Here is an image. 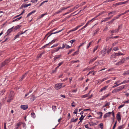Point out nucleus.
<instances>
[{
	"label": "nucleus",
	"instance_id": "42",
	"mask_svg": "<svg viewBox=\"0 0 129 129\" xmlns=\"http://www.w3.org/2000/svg\"><path fill=\"white\" fill-rule=\"evenodd\" d=\"M129 12V10L125 11L124 13L121 14V15L125 14L126 13Z\"/></svg>",
	"mask_w": 129,
	"mask_h": 129
},
{
	"label": "nucleus",
	"instance_id": "48",
	"mask_svg": "<svg viewBox=\"0 0 129 129\" xmlns=\"http://www.w3.org/2000/svg\"><path fill=\"white\" fill-rule=\"evenodd\" d=\"M56 106H53L52 107V109L54 111H55V110L56 109Z\"/></svg>",
	"mask_w": 129,
	"mask_h": 129
},
{
	"label": "nucleus",
	"instance_id": "44",
	"mask_svg": "<svg viewBox=\"0 0 129 129\" xmlns=\"http://www.w3.org/2000/svg\"><path fill=\"white\" fill-rule=\"evenodd\" d=\"M119 50V49L117 47H115L113 48V50H114L115 51H116Z\"/></svg>",
	"mask_w": 129,
	"mask_h": 129
},
{
	"label": "nucleus",
	"instance_id": "24",
	"mask_svg": "<svg viewBox=\"0 0 129 129\" xmlns=\"http://www.w3.org/2000/svg\"><path fill=\"white\" fill-rule=\"evenodd\" d=\"M88 24V23L87 22L86 23V25L85 26H83L82 27L81 29H80V30H79V31L80 30H82L84 28H85L87 26Z\"/></svg>",
	"mask_w": 129,
	"mask_h": 129
},
{
	"label": "nucleus",
	"instance_id": "40",
	"mask_svg": "<svg viewBox=\"0 0 129 129\" xmlns=\"http://www.w3.org/2000/svg\"><path fill=\"white\" fill-rule=\"evenodd\" d=\"M85 117V116L83 117V115H82V116L81 115V117L79 119L81 121H82L83 119Z\"/></svg>",
	"mask_w": 129,
	"mask_h": 129
},
{
	"label": "nucleus",
	"instance_id": "14",
	"mask_svg": "<svg viewBox=\"0 0 129 129\" xmlns=\"http://www.w3.org/2000/svg\"><path fill=\"white\" fill-rule=\"evenodd\" d=\"M98 57H95L93 59H90V61L89 62V63L90 64V63L95 61L96 59Z\"/></svg>",
	"mask_w": 129,
	"mask_h": 129
},
{
	"label": "nucleus",
	"instance_id": "5",
	"mask_svg": "<svg viewBox=\"0 0 129 129\" xmlns=\"http://www.w3.org/2000/svg\"><path fill=\"white\" fill-rule=\"evenodd\" d=\"M27 30H26L23 32H18V33L14 37V40H15L17 38H18L19 37V36L20 35L23 34L24 33H25V32Z\"/></svg>",
	"mask_w": 129,
	"mask_h": 129
},
{
	"label": "nucleus",
	"instance_id": "58",
	"mask_svg": "<svg viewBox=\"0 0 129 129\" xmlns=\"http://www.w3.org/2000/svg\"><path fill=\"white\" fill-rule=\"evenodd\" d=\"M78 54V51H76L73 54H72V55L73 56H74L75 55H77Z\"/></svg>",
	"mask_w": 129,
	"mask_h": 129
},
{
	"label": "nucleus",
	"instance_id": "45",
	"mask_svg": "<svg viewBox=\"0 0 129 129\" xmlns=\"http://www.w3.org/2000/svg\"><path fill=\"white\" fill-rule=\"evenodd\" d=\"M22 124V123L21 122H19L17 124V125L18 126V127H19Z\"/></svg>",
	"mask_w": 129,
	"mask_h": 129
},
{
	"label": "nucleus",
	"instance_id": "25",
	"mask_svg": "<svg viewBox=\"0 0 129 129\" xmlns=\"http://www.w3.org/2000/svg\"><path fill=\"white\" fill-rule=\"evenodd\" d=\"M21 26V25H18L15 27L14 29L15 30H16L17 29H19Z\"/></svg>",
	"mask_w": 129,
	"mask_h": 129
},
{
	"label": "nucleus",
	"instance_id": "9",
	"mask_svg": "<svg viewBox=\"0 0 129 129\" xmlns=\"http://www.w3.org/2000/svg\"><path fill=\"white\" fill-rule=\"evenodd\" d=\"M20 108L23 110H25L27 109L28 108V106L27 105H21Z\"/></svg>",
	"mask_w": 129,
	"mask_h": 129
},
{
	"label": "nucleus",
	"instance_id": "55",
	"mask_svg": "<svg viewBox=\"0 0 129 129\" xmlns=\"http://www.w3.org/2000/svg\"><path fill=\"white\" fill-rule=\"evenodd\" d=\"M66 48L68 49V48H71V47L70 46H69L68 45H66Z\"/></svg>",
	"mask_w": 129,
	"mask_h": 129
},
{
	"label": "nucleus",
	"instance_id": "15",
	"mask_svg": "<svg viewBox=\"0 0 129 129\" xmlns=\"http://www.w3.org/2000/svg\"><path fill=\"white\" fill-rule=\"evenodd\" d=\"M63 29H61L60 30H59V31H56V32H55L54 33H51L49 35L48 37H47V39L49 37V36H50L51 35H52V34H56V33H58L59 32H60L61 31H62L63 30Z\"/></svg>",
	"mask_w": 129,
	"mask_h": 129
},
{
	"label": "nucleus",
	"instance_id": "47",
	"mask_svg": "<svg viewBox=\"0 0 129 129\" xmlns=\"http://www.w3.org/2000/svg\"><path fill=\"white\" fill-rule=\"evenodd\" d=\"M80 6H78V5L76 6L73 8V9H74V10H75L77 9V8H78Z\"/></svg>",
	"mask_w": 129,
	"mask_h": 129
},
{
	"label": "nucleus",
	"instance_id": "52",
	"mask_svg": "<svg viewBox=\"0 0 129 129\" xmlns=\"http://www.w3.org/2000/svg\"><path fill=\"white\" fill-rule=\"evenodd\" d=\"M117 54V55H124V54L123 53H121L120 52H119L117 53H116Z\"/></svg>",
	"mask_w": 129,
	"mask_h": 129
},
{
	"label": "nucleus",
	"instance_id": "38",
	"mask_svg": "<svg viewBox=\"0 0 129 129\" xmlns=\"http://www.w3.org/2000/svg\"><path fill=\"white\" fill-rule=\"evenodd\" d=\"M99 125L100 126L101 128L103 129V124L102 123H101L99 124Z\"/></svg>",
	"mask_w": 129,
	"mask_h": 129
},
{
	"label": "nucleus",
	"instance_id": "2",
	"mask_svg": "<svg viewBox=\"0 0 129 129\" xmlns=\"http://www.w3.org/2000/svg\"><path fill=\"white\" fill-rule=\"evenodd\" d=\"M10 61L9 59H6L4 62H3L2 64L0 66V67L1 68L4 66L5 65L8 63Z\"/></svg>",
	"mask_w": 129,
	"mask_h": 129
},
{
	"label": "nucleus",
	"instance_id": "23",
	"mask_svg": "<svg viewBox=\"0 0 129 129\" xmlns=\"http://www.w3.org/2000/svg\"><path fill=\"white\" fill-rule=\"evenodd\" d=\"M117 56V54L116 53H115L114 54H112L110 58H115Z\"/></svg>",
	"mask_w": 129,
	"mask_h": 129
},
{
	"label": "nucleus",
	"instance_id": "46",
	"mask_svg": "<svg viewBox=\"0 0 129 129\" xmlns=\"http://www.w3.org/2000/svg\"><path fill=\"white\" fill-rule=\"evenodd\" d=\"M74 49H71L70 51H69V52L68 53V54H69L70 53H71L73 51H74Z\"/></svg>",
	"mask_w": 129,
	"mask_h": 129
},
{
	"label": "nucleus",
	"instance_id": "13",
	"mask_svg": "<svg viewBox=\"0 0 129 129\" xmlns=\"http://www.w3.org/2000/svg\"><path fill=\"white\" fill-rule=\"evenodd\" d=\"M61 48L60 47H59L55 48L54 50H53L52 51V53H53L56 52H57Z\"/></svg>",
	"mask_w": 129,
	"mask_h": 129
},
{
	"label": "nucleus",
	"instance_id": "20",
	"mask_svg": "<svg viewBox=\"0 0 129 129\" xmlns=\"http://www.w3.org/2000/svg\"><path fill=\"white\" fill-rule=\"evenodd\" d=\"M27 74V72L25 74L22 76V77L21 78V79H20V81H21L24 79V78L25 77Z\"/></svg>",
	"mask_w": 129,
	"mask_h": 129
},
{
	"label": "nucleus",
	"instance_id": "37",
	"mask_svg": "<svg viewBox=\"0 0 129 129\" xmlns=\"http://www.w3.org/2000/svg\"><path fill=\"white\" fill-rule=\"evenodd\" d=\"M93 42V41H92L91 42H89V43L88 44L87 46V49H88L89 48V47L90 45H91L92 42Z\"/></svg>",
	"mask_w": 129,
	"mask_h": 129
},
{
	"label": "nucleus",
	"instance_id": "22",
	"mask_svg": "<svg viewBox=\"0 0 129 129\" xmlns=\"http://www.w3.org/2000/svg\"><path fill=\"white\" fill-rule=\"evenodd\" d=\"M97 114L98 115H100V119H101L102 118V115H103L102 113V112H97Z\"/></svg>",
	"mask_w": 129,
	"mask_h": 129
},
{
	"label": "nucleus",
	"instance_id": "3",
	"mask_svg": "<svg viewBox=\"0 0 129 129\" xmlns=\"http://www.w3.org/2000/svg\"><path fill=\"white\" fill-rule=\"evenodd\" d=\"M62 85V83H59L56 84L55 85V88L56 89H59L61 87Z\"/></svg>",
	"mask_w": 129,
	"mask_h": 129
},
{
	"label": "nucleus",
	"instance_id": "18",
	"mask_svg": "<svg viewBox=\"0 0 129 129\" xmlns=\"http://www.w3.org/2000/svg\"><path fill=\"white\" fill-rule=\"evenodd\" d=\"M110 31L112 34L115 33H118V30H117V29L113 30H110Z\"/></svg>",
	"mask_w": 129,
	"mask_h": 129
},
{
	"label": "nucleus",
	"instance_id": "7",
	"mask_svg": "<svg viewBox=\"0 0 129 129\" xmlns=\"http://www.w3.org/2000/svg\"><path fill=\"white\" fill-rule=\"evenodd\" d=\"M120 112H118L116 118L118 121H120L121 119V117L120 115Z\"/></svg>",
	"mask_w": 129,
	"mask_h": 129
},
{
	"label": "nucleus",
	"instance_id": "21",
	"mask_svg": "<svg viewBox=\"0 0 129 129\" xmlns=\"http://www.w3.org/2000/svg\"><path fill=\"white\" fill-rule=\"evenodd\" d=\"M121 16V14H120L119 15L117 16H116V17H114V18L113 19V20H115L117 19H118L119 17H120Z\"/></svg>",
	"mask_w": 129,
	"mask_h": 129
},
{
	"label": "nucleus",
	"instance_id": "34",
	"mask_svg": "<svg viewBox=\"0 0 129 129\" xmlns=\"http://www.w3.org/2000/svg\"><path fill=\"white\" fill-rule=\"evenodd\" d=\"M78 110V109L77 108L76 109L74 110L73 113L74 114H77Z\"/></svg>",
	"mask_w": 129,
	"mask_h": 129
},
{
	"label": "nucleus",
	"instance_id": "36",
	"mask_svg": "<svg viewBox=\"0 0 129 129\" xmlns=\"http://www.w3.org/2000/svg\"><path fill=\"white\" fill-rule=\"evenodd\" d=\"M63 61H62L61 62L59 63L58 64V66L57 67V68H58L61 64H63Z\"/></svg>",
	"mask_w": 129,
	"mask_h": 129
},
{
	"label": "nucleus",
	"instance_id": "62",
	"mask_svg": "<svg viewBox=\"0 0 129 129\" xmlns=\"http://www.w3.org/2000/svg\"><path fill=\"white\" fill-rule=\"evenodd\" d=\"M76 40H71L70 42L72 44Z\"/></svg>",
	"mask_w": 129,
	"mask_h": 129
},
{
	"label": "nucleus",
	"instance_id": "39",
	"mask_svg": "<svg viewBox=\"0 0 129 129\" xmlns=\"http://www.w3.org/2000/svg\"><path fill=\"white\" fill-rule=\"evenodd\" d=\"M98 46H96L95 48H94V49L93 50V52L94 53L95 52V51L96 50L98 49Z\"/></svg>",
	"mask_w": 129,
	"mask_h": 129
},
{
	"label": "nucleus",
	"instance_id": "43",
	"mask_svg": "<svg viewBox=\"0 0 129 129\" xmlns=\"http://www.w3.org/2000/svg\"><path fill=\"white\" fill-rule=\"evenodd\" d=\"M61 55H59L58 56L55 57L54 58V60L55 61L56 59L60 58V57Z\"/></svg>",
	"mask_w": 129,
	"mask_h": 129
},
{
	"label": "nucleus",
	"instance_id": "57",
	"mask_svg": "<svg viewBox=\"0 0 129 129\" xmlns=\"http://www.w3.org/2000/svg\"><path fill=\"white\" fill-rule=\"evenodd\" d=\"M5 89L1 91V94L2 95L3 94L4 92H5Z\"/></svg>",
	"mask_w": 129,
	"mask_h": 129
},
{
	"label": "nucleus",
	"instance_id": "29",
	"mask_svg": "<svg viewBox=\"0 0 129 129\" xmlns=\"http://www.w3.org/2000/svg\"><path fill=\"white\" fill-rule=\"evenodd\" d=\"M108 78L107 77L104 78L103 79H102L100 80V83H101V82H103V81H104L107 80V79H108Z\"/></svg>",
	"mask_w": 129,
	"mask_h": 129
},
{
	"label": "nucleus",
	"instance_id": "59",
	"mask_svg": "<svg viewBox=\"0 0 129 129\" xmlns=\"http://www.w3.org/2000/svg\"><path fill=\"white\" fill-rule=\"evenodd\" d=\"M86 43V42L85 41L84 42L82 43L81 44H80V45H79V47H81V46H82L84 45Z\"/></svg>",
	"mask_w": 129,
	"mask_h": 129
},
{
	"label": "nucleus",
	"instance_id": "64",
	"mask_svg": "<svg viewBox=\"0 0 129 129\" xmlns=\"http://www.w3.org/2000/svg\"><path fill=\"white\" fill-rule=\"evenodd\" d=\"M118 43V42H115L112 44L113 46H115Z\"/></svg>",
	"mask_w": 129,
	"mask_h": 129
},
{
	"label": "nucleus",
	"instance_id": "28",
	"mask_svg": "<svg viewBox=\"0 0 129 129\" xmlns=\"http://www.w3.org/2000/svg\"><path fill=\"white\" fill-rule=\"evenodd\" d=\"M89 95V94H86L85 95H82L81 97L83 98H85L86 97H87Z\"/></svg>",
	"mask_w": 129,
	"mask_h": 129
},
{
	"label": "nucleus",
	"instance_id": "53",
	"mask_svg": "<svg viewBox=\"0 0 129 129\" xmlns=\"http://www.w3.org/2000/svg\"><path fill=\"white\" fill-rule=\"evenodd\" d=\"M129 82V81L128 80H124L123 81V83H128Z\"/></svg>",
	"mask_w": 129,
	"mask_h": 129
},
{
	"label": "nucleus",
	"instance_id": "17",
	"mask_svg": "<svg viewBox=\"0 0 129 129\" xmlns=\"http://www.w3.org/2000/svg\"><path fill=\"white\" fill-rule=\"evenodd\" d=\"M108 86H105V87H103L102 88H101V89L100 90L99 92H101L105 90H106V89L108 87Z\"/></svg>",
	"mask_w": 129,
	"mask_h": 129
},
{
	"label": "nucleus",
	"instance_id": "63",
	"mask_svg": "<svg viewBox=\"0 0 129 129\" xmlns=\"http://www.w3.org/2000/svg\"><path fill=\"white\" fill-rule=\"evenodd\" d=\"M114 21V20L113 19L112 20H111V21H110L108 22V23L109 24H112L113 23V22Z\"/></svg>",
	"mask_w": 129,
	"mask_h": 129
},
{
	"label": "nucleus",
	"instance_id": "61",
	"mask_svg": "<svg viewBox=\"0 0 129 129\" xmlns=\"http://www.w3.org/2000/svg\"><path fill=\"white\" fill-rule=\"evenodd\" d=\"M38 0H31V2L33 3H35L37 2Z\"/></svg>",
	"mask_w": 129,
	"mask_h": 129
},
{
	"label": "nucleus",
	"instance_id": "26",
	"mask_svg": "<svg viewBox=\"0 0 129 129\" xmlns=\"http://www.w3.org/2000/svg\"><path fill=\"white\" fill-rule=\"evenodd\" d=\"M78 119V118H76V119H73V118L71 120V122H76L77 121Z\"/></svg>",
	"mask_w": 129,
	"mask_h": 129
},
{
	"label": "nucleus",
	"instance_id": "27",
	"mask_svg": "<svg viewBox=\"0 0 129 129\" xmlns=\"http://www.w3.org/2000/svg\"><path fill=\"white\" fill-rule=\"evenodd\" d=\"M129 74V70L125 71L123 73L124 75H126Z\"/></svg>",
	"mask_w": 129,
	"mask_h": 129
},
{
	"label": "nucleus",
	"instance_id": "60",
	"mask_svg": "<svg viewBox=\"0 0 129 129\" xmlns=\"http://www.w3.org/2000/svg\"><path fill=\"white\" fill-rule=\"evenodd\" d=\"M123 125L119 126L118 127V129H121L123 128Z\"/></svg>",
	"mask_w": 129,
	"mask_h": 129
},
{
	"label": "nucleus",
	"instance_id": "6",
	"mask_svg": "<svg viewBox=\"0 0 129 129\" xmlns=\"http://www.w3.org/2000/svg\"><path fill=\"white\" fill-rule=\"evenodd\" d=\"M13 97L12 94H10L8 98V99L7 100V102H10L13 99Z\"/></svg>",
	"mask_w": 129,
	"mask_h": 129
},
{
	"label": "nucleus",
	"instance_id": "32",
	"mask_svg": "<svg viewBox=\"0 0 129 129\" xmlns=\"http://www.w3.org/2000/svg\"><path fill=\"white\" fill-rule=\"evenodd\" d=\"M22 7H23L24 8H26L28 6L27 4H22L21 5Z\"/></svg>",
	"mask_w": 129,
	"mask_h": 129
},
{
	"label": "nucleus",
	"instance_id": "49",
	"mask_svg": "<svg viewBox=\"0 0 129 129\" xmlns=\"http://www.w3.org/2000/svg\"><path fill=\"white\" fill-rule=\"evenodd\" d=\"M104 20H103L102 21L101 23L102 22H104H104L106 21H107L108 20L107 19V18H104Z\"/></svg>",
	"mask_w": 129,
	"mask_h": 129
},
{
	"label": "nucleus",
	"instance_id": "50",
	"mask_svg": "<svg viewBox=\"0 0 129 129\" xmlns=\"http://www.w3.org/2000/svg\"><path fill=\"white\" fill-rule=\"evenodd\" d=\"M98 31L99 30L98 29H97L95 30V32L93 34V36H94L95 34H96Z\"/></svg>",
	"mask_w": 129,
	"mask_h": 129
},
{
	"label": "nucleus",
	"instance_id": "35",
	"mask_svg": "<svg viewBox=\"0 0 129 129\" xmlns=\"http://www.w3.org/2000/svg\"><path fill=\"white\" fill-rule=\"evenodd\" d=\"M32 91V90L30 91L29 92L27 93H26L25 94L24 98H25L26 97L27 95H28V94H29V93H31Z\"/></svg>",
	"mask_w": 129,
	"mask_h": 129
},
{
	"label": "nucleus",
	"instance_id": "12",
	"mask_svg": "<svg viewBox=\"0 0 129 129\" xmlns=\"http://www.w3.org/2000/svg\"><path fill=\"white\" fill-rule=\"evenodd\" d=\"M128 1H127L124 2H120L119 3H116L115 4L116 5H121L124 4H125L127 3Z\"/></svg>",
	"mask_w": 129,
	"mask_h": 129
},
{
	"label": "nucleus",
	"instance_id": "4",
	"mask_svg": "<svg viewBox=\"0 0 129 129\" xmlns=\"http://www.w3.org/2000/svg\"><path fill=\"white\" fill-rule=\"evenodd\" d=\"M125 61V58H123L119 62L116 63V65L117 66L120 65L123 63Z\"/></svg>",
	"mask_w": 129,
	"mask_h": 129
},
{
	"label": "nucleus",
	"instance_id": "8",
	"mask_svg": "<svg viewBox=\"0 0 129 129\" xmlns=\"http://www.w3.org/2000/svg\"><path fill=\"white\" fill-rule=\"evenodd\" d=\"M82 26V25H79L78 26H77L75 28H74L73 29H72V30H71L69 31V33H70L71 32L73 31H75L76 30H77L78 28L80 27L81 26Z\"/></svg>",
	"mask_w": 129,
	"mask_h": 129
},
{
	"label": "nucleus",
	"instance_id": "16",
	"mask_svg": "<svg viewBox=\"0 0 129 129\" xmlns=\"http://www.w3.org/2000/svg\"><path fill=\"white\" fill-rule=\"evenodd\" d=\"M13 28V27L8 29L7 32V35H8L12 31Z\"/></svg>",
	"mask_w": 129,
	"mask_h": 129
},
{
	"label": "nucleus",
	"instance_id": "51",
	"mask_svg": "<svg viewBox=\"0 0 129 129\" xmlns=\"http://www.w3.org/2000/svg\"><path fill=\"white\" fill-rule=\"evenodd\" d=\"M23 124V127L24 128H26V124L25 123H22Z\"/></svg>",
	"mask_w": 129,
	"mask_h": 129
},
{
	"label": "nucleus",
	"instance_id": "33",
	"mask_svg": "<svg viewBox=\"0 0 129 129\" xmlns=\"http://www.w3.org/2000/svg\"><path fill=\"white\" fill-rule=\"evenodd\" d=\"M110 105V103L109 102H108L104 106H103V108H104L106 106H109Z\"/></svg>",
	"mask_w": 129,
	"mask_h": 129
},
{
	"label": "nucleus",
	"instance_id": "54",
	"mask_svg": "<svg viewBox=\"0 0 129 129\" xmlns=\"http://www.w3.org/2000/svg\"><path fill=\"white\" fill-rule=\"evenodd\" d=\"M58 45V44H54L51 47V48H52L54 47H56Z\"/></svg>",
	"mask_w": 129,
	"mask_h": 129
},
{
	"label": "nucleus",
	"instance_id": "31",
	"mask_svg": "<svg viewBox=\"0 0 129 129\" xmlns=\"http://www.w3.org/2000/svg\"><path fill=\"white\" fill-rule=\"evenodd\" d=\"M116 12V11H113L110 12H109V13H108V16L109 15H110V14H112Z\"/></svg>",
	"mask_w": 129,
	"mask_h": 129
},
{
	"label": "nucleus",
	"instance_id": "56",
	"mask_svg": "<svg viewBox=\"0 0 129 129\" xmlns=\"http://www.w3.org/2000/svg\"><path fill=\"white\" fill-rule=\"evenodd\" d=\"M125 105L124 104H123L122 105H121L120 106H119L118 107V109H120L122 107H123Z\"/></svg>",
	"mask_w": 129,
	"mask_h": 129
},
{
	"label": "nucleus",
	"instance_id": "10",
	"mask_svg": "<svg viewBox=\"0 0 129 129\" xmlns=\"http://www.w3.org/2000/svg\"><path fill=\"white\" fill-rule=\"evenodd\" d=\"M110 93H108L106 94H105L104 96H103L100 99L101 100H103L104 99H106L108 96H110Z\"/></svg>",
	"mask_w": 129,
	"mask_h": 129
},
{
	"label": "nucleus",
	"instance_id": "19",
	"mask_svg": "<svg viewBox=\"0 0 129 129\" xmlns=\"http://www.w3.org/2000/svg\"><path fill=\"white\" fill-rule=\"evenodd\" d=\"M36 11L35 10H34V11H32L30 12L28 14L27 17H26L27 18V17H28L32 14L35 13L36 12Z\"/></svg>",
	"mask_w": 129,
	"mask_h": 129
},
{
	"label": "nucleus",
	"instance_id": "11",
	"mask_svg": "<svg viewBox=\"0 0 129 129\" xmlns=\"http://www.w3.org/2000/svg\"><path fill=\"white\" fill-rule=\"evenodd\" d=\"M111 112H109L105 114L104 116V118H106L107 117H110Z\"/></svg>",
	"mask_w": 129,
	"mask_h": 129
},
{
	"label": "nucleus",
	"instance_id": "30",
	"mask_svg": "<svg viewBox=\"0 0 129 129\" xmlns=\"http://www.w3.org/2000/svg\"><path fill=\"white\" fill-rule=\"evenodd\" d=\"M31 116L33 118H35V115L34 113H31Z\"/></svg>",
	"mask_w": 129,
	"mask_h": 129
},
{
	"label": "nucleus",
	"instance_id": "1",
	"mask_svg": "<svg viewBox=\"0 0 129 129\" xmlns=\"http://www.w3.org/2000/svg\"><path fill=\"white\" fill-rule=\"evenodd\" d=\"M124 85H122L117 87V88L115 89L112 91V93L116 92H117L120 91L122 89L124 88Z\"/></svg>",
	"mask_w": 129,
	"mask_h": 129
},
{
	"label": "nucleus",
	"instance_id": "41",
	"mask_svg": "<svg viewBox=\"0 0 129 129\" xmlns=\"http://www.w3.org/2000/svg\"><path fill=\"white\" fill-rule=\"evenodd\" d=\"M122 24L120 25H119L118 26V29H117V30H118V31H119V30L120 29L122 28Z\"/></svg>",
	"mask_w": 129,
	"mask_h": 129
}]
</instances>
